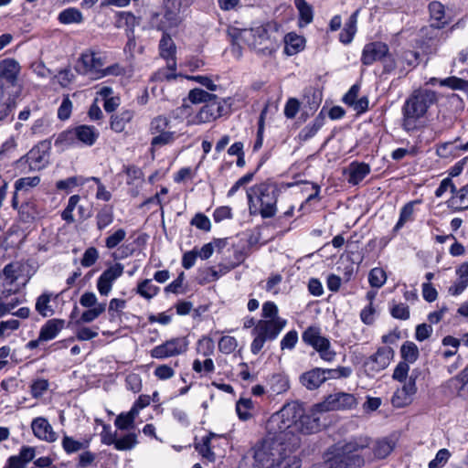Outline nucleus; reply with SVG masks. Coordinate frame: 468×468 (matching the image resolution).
<instances>
[{
    "label": "nucleus",
    "instance_id": "1",
    "mask_svg": "<svg viewBox=\"0 0 468 468\" xmlns=\"http://www.w3.org/2000/svg\"><path fill=\"white\" fill-rule=\"evenodd\" d=\"M371 438L354 436L348 441L329 446L323 454V463L317 468H362L365 458L359 452L369 448Z\"/></svg>",
    "mask_w": 468,
    "mask_h": 468
},
{
    "label": "nucleus",
    "instance_id": "2",
    "mask_svg": "<svg viewBox=\"0 0 468 468\" xmlns=\"http://www.w3.org/2000/svg\"><path fill=\"white\" fill-rule=\"evenodd\" d=\"M438 101L435 90L424 88L414 90L401 107V128L411 133L423 127L429 109Z\"/></svg>",
    "mask_w": 468,
    "mask_h": 468
},
{
    "label": "nucleus",
    "instance_id": "3",
    "mask_svg": "<svg viewBox=\"0 0 468 468\" xmlns=\"http://www.w3.org/2000/svg\"><path fill=\"white\" fill-rule=\"evenodd\" d=\"M249 213L250 216L260 215L262 218H271L277 213V202L280 196L278 185L264 181L255 184L247 189Z\"/></svg>",
    "mask_w": 468,
    "mask_h": 468
},
{
    "label": "nucleus",
    "instance_id": "4",
    "mask_svg": "<svg viewBox=\"0 0 468 468\" xmlns=\"http://www.w3.org/2000/svg\"><path fill=\"white\" fill-rule=\"evenodd\" d=\"M271 422H277L279 432L310 434L319 429V420L304 414L303 409L297 403L284 405L271 417Z\"/></svg>",
    "mask_w": 468,
    "mask_h": 468
},
{
    "label": "nucleus",
    "instance_id": "5",
    "mask_svg": "<svg viewBox=\"0 0 468 468\" xmlns=\"http://www.w3.org/2000/svg\"><path fill=\"white\" fill-rule=\"evenodd\" d=\"M253 458L261 468H300L302 461L281 443L263 441L253 448Z\"/></svg>",
    "mask_w": 468,
    "mask_h": 468
},
{
    "label": "nucleus",
    "instance_id": "6",
    "mask_svg": "<svg viewBox=\"0 0 468 468\" xmlns=\"http://www.w3.org/2000/svg\"><path fill=\"white\" fill-rule=\"evenodd\" d=\"M287 324L286 319L277 317L271 320H259L252 329L254 338L250 344V352L258 355L268 341L275 340Z\"/></svg>",
    "mask_w": 468,
    "mask_h": 468
},
{
    "label": "nucleus",
    "instance_id": "7",
    "mask_svg": "<svg viewBox=\"0 0 468 468\" xmlns=\"http://www.w3.org/2000/svg\"><path fill=\"white\" fill-rule=\"evenodd\" d=\"M163 35L159 41V54L161 58L166 60V68H163L154 72L152 76V80L155 81H169L176 80L177 74L176 70V46L172 39L169 32L162 31Z\"/></svg>",
    "mask_w": 468,
    "mask_h": 468
},
{
    "label": "nucleus",
    "instance_id": "8",
    "mask_svg": "<svg viewBox=\"0 0 468 468\" xmlns=\"http://www.w3.org/2000/svg\"><path fill=\"white\" fill-rule=\"evenodd\" d=\"M182 0H164L163 16L154 14L152 17V23L159 31L171 32L179 27L184 18L181 15Z\"/></svg>",
    "mask_w": 468,
    "mask_h": 468
},
{
    "label": "nucleus",
    "instance_id": "9",
    "mask_svg": "<svg viewBox=\"0 0 468 468\" xmlns=\"http://www.w3.org/2000/svg\"><path fill=\"white\" fill-rule=\"evenodd\" d=\"M302 340L312 346L324 361L333 362L335 359L336 352L331 348L329 338L322 335L319 327L308 326L302 334Z\"/></svg>",
    "mask_w": 468,
    "mask_h": 468
},
{
    "label": "nucleus",
    "instance_id": "10",
    "mask_svg": "<svg viewBox=\"0 0 468 468\" xmlns=\"http://www.w3.org/2000/svg\"><path fill=\"white\" fill-rule=\"evenodd\" d=\"M50 141L44 140L35 145L27 154L16 161L18 168L27 165L28 171H39L48 164Z\"/></svg>",
    "mask_w": 468,
    "mask_h": 468
},
{
    "label": "nucleus",
    "instance_id": "11",
    "mask_svg": "<svg viewBox=\"0 0 468 468\" xmlns=\"http://www.w3.org/2000/svg\"><path fill=\"white\" fill-rule=\"evenodd\" d=\"M104 64L105 57L101 51L88 48L80 55L76 70L81 75H88L93 80H98V75Z\"/></svg>",
    "mask_w": 468,
    "mask_h": 468
},
{
    "label": "nucleus",
    "instance_id": "12",
    "mask_svg": "<svg viewBox=\"0 0 468 468\" xmlns=\"http://www.w3.org/2000/svg\"><path fill=\"white\" fill-rule=\"evenodd\" d=\"M394 357V350L388 346H380L377 351L365 359L363 368L366 375L374 378L378 373L387 368Z\"/></svg>",
    "mask_w": 468,
    "mask_h": 468
},
{
    "label": "nucleus",
    "instance_id": "13",
    "mask_svg": "<svg viewBox=\"0 0 468 468\" xmlns=\"http://www.w3.org/2000/svg\"><path fill=\"white\" fill-rule=\"evenodd\" d=\"M356 399L353 394L337 392L329 394L322 402L315 404L314 410L318 412L347 410L356 408Z\"/></svg>",
    "mask_w": 468,
    "mask_h": 468
},
{
    "label": "nucleus",
    "instance_id": "14",
    "mask_svg": "<svg viewBox=\"0 0 468 468\" xmlns=\"http://www.w3.org/2000/svg\"><path fill=\"white\" fill-rule=\"evenodd\" d=\"M188 340L186 336L174 337L161 345L154 346L150 351L153 358L165 359L182 355L187 351Z\"/></svg>",
    "mask_w": 468,
    "mask_h": 468
},
{
    "label": "nucleus",
    "instance_id": "15",
    "mask_svg": "<svg viewBox=\"0 0 468 468\" xmlns=\"http://www.w3.org/2000/svg\"><path fill=\"white\" fill-rule=\"evenodd\" d=\"M388 44L382 41L367 43L362 49L360 61L364 66H371L375 62H380L388 54Z\"/></svg>",
    "mask_w": 468,
    "mask_h": 468
},
{
    "label": "nucleus",
    "instance_id": "16",
    "mask_svg": "<svg viewBox=\"0 0 468 468\" xmlns=\"http://www.w3.org/2000/svg\"><path fill=\"white\" fill-rule=\"evenodd\" d=\"M123 266L121 263L107 268L97 280V289L101 295L107 296L112 288L113 282L122 275Z\"/></svg>",
    "mask_w": 468,
    "mask_h": 468
},
{
    "label": "nucleus",
    "instance_id": "17",
    "mask_svg": "<svg viewBox=\"0 0 468 468\" xmlns=\"http://www.w3.org/2000/svg\"><path fill=\"white\" fill-rule=\"evenodd\" d=\"M16 108V95L12 94L1 82L0 122H10L14 120V111Z\"/></svg>",
    "mask_w": 468,
    "mask_h": 468
},
{
    "label": "nucleus",
    "instance_id": "18",
    "mask_svg": "<svg viewBox=\"0 0 468 468\" xmlns=\"http://www.w3.org/2000/svg\"><path fill=\"white\" fill-rule=\"evenodd\" d=\"M211 99H217V95L209 93L202 89L195 88L189 91L188 97L183 100L182 105L177 108V111L181 115L189 117L191 115L190 103H206Z\"/></svg>",
    "mask_w": 468,
    "mask_h": 468
},
{
    "label": "nucleus",
    "instance_id": "19",
    "mask_svg": "<svg viewBox=\"0 0 468 468\" xmlns=\"http://www.w3.org/2000/svg\"><path fill=\"white\" fill-rule=\"evenodd\" d=\"M20 72V65L14 58H5L0 61V81L5 80L7 86L5 87L6 90L10 87L15 88L17 83V77Z\"/></svg>",
    "mask_w": 468,
    "mask_h": 468
},
{
    "label": "nucleus",
    "instance_id": "20",
    "mask_svg": "<svg viewBox=\"0 0 468 468\" xmlns=\"http://www.w3.org/2000/svg\"><path fill=\"white\" fill-rule=\"evenodd\" d=\"M80 200V197L79 195H73L69 198L68 204L66 207L61 212V218L66 221L68 224H71L75 221L73 216V210L78 207V215L80 219L86 220L91 217V211L87 209L82 205H79L78 203Z\"/></svg>",
    "mask_w": 468,
    "mask_h": 468
},
{
    "label": "nucleus",
    "instance_id": "21",
    "mask_svg": "<svg viewBox=\"0 0 468 468\" xmlns=\"http://www.w3.org/2000/svg\"><path fill=\"white\" fill-rule=\"evenodd\" d=\"M31 429L34 435L42 441L54 442L58 439L57 433L46 418L37 417L32 420Z\"/></svg>",
    "mask_w": 468,
    "mask_h": 468
},
{
    "label": "nucleus",
    "instance_id": "22",
    "mask_svg": "<svg viewBox=\"0 0 468 468\" xmlns=\"http://www.w3.org/2000/svg\"><path fill=\"white\" fill-rule=\"evenodd\" d=\"M272 25L271 23H265L258 27L249 28L250 35H248L247 45L254 49L260 50V46L270 40V31Z\"/></svg>",
    "mask_w": 468,
    "mask_h": 468
},
{
    "label": "nucleus",
    "instance_id": "23",
    "mask_svg": "<svg viewBox=\"0 0 468 468\" xmlns=\"http://www.w3.org/2000/svg\"><path fill=\"white\" fill-rule=\"evenodd\" d=\"M369 447L373 454V459L383 460L394 451L396 441L390 437H383L374 441H371Z\"/></svg>",
    "mask_w": 468,
    "mask_h": 468
},
{
    "label": "nucleus",
    "instance_id": "24",
    "mask_svg": "<svg viewBox=\"0 0 468 468\" xmlns=\"http://www.w3.org/2000/svg\"><path fill=\"white\" fill-rule=\"evenodd\" d=\"M78 145L90 147L100 137V132L92 125L80 124L74 127Z\"/></svg>",
    "mask_w": 468,
    "mask_h": 468
},
{
    "label": "nucleus",
    "instance_id": "25",
    "mask_svg": "<svg viewBox=\"0 0 468 468\" xmlns=\"http://www.w3.org/2000/svg\"><path fill=\"white\" fill-rule=\"evenodd\" d=\"M431 27L436 29L444 28L450 19L446 17L445 6L439 1H431L428 5Z\"/></svg>",
    "mask_w": 468,
    "mask_h": 468
},
{
    "label": "nucleus",
    "instance_id": "26",
    "mask_svg": "<svg viewBox=\"0 0 468 468\" xmlns=\"http://www.w3.org/2000/svg\"><path fill=\"white\" fill-rule=\"evenodd\" d=\"M301 384L309 390L317 389L325 382L322 367H314L300 376Z\"/></svg>",
    "mask_w": 468,
    "mask_h": 468
},
{
    "label": "nucleus",
    "instance_id": "27",
    "mask_svg": "<svg viewBox=\"0 0 468 468\" xmlns=\"http://www.w3.org/2000/svg\"><path fill=\"white\" fill-rule=\"evenodd\" d=\"M65 321L53 318L48 320L40 328L39 341L48 342L55 339L64 328Z\"/></svg>",
    "mask_w": 468,
    "mask_h": 468
},
{
    "label": "nucleus",
    "instance_id": "28",
    "mask_svg": "<svg viewBox=\"0 0 468 468\" xmlns=\"http://www.w3.org/2000/svg\"><path fill=\"white\" fill-rule=\"evenodd\" d=\"M325 114L322 110L314 119V121L305 125L299 133L298 136L301 141L306 142L312 139L318 131L324 125Z\"/></svg>",
    "mask_w": 468,
    "mask_h": 468
},
{
    "label": "nucleus",
    "instance_id": "29",
    "mask_svg": "<svg viewBox=\"0 0 468 468\" xmlns=\"http://www.w3.org/2000/svg\"><path fill=\"white\" fill-rule=\"evenodd\" d=\"M220 438V436L213 432H209L207 435L204 436L201 439L200 442L196 443L195 448L203 458L207 459L209 462H215L216 454L212 451V448L214 447L212 445V440Z\"/></svg>",
    "mask_w": 468,
    "mask_h": 468
},
{
    "label": "nucleus",
    "instance_id": "30",
    "mask_svg": "<svg viewBox=\"0 0 468 468\" xmlns=\"http://www.w3.org/2000/svg\"><path fill=\"white\" fill-rule=\"evenodd\" d=\"M205 106L209 107V112L214 113V117L217 120L230 113L231 98L218 99L217 97V99H211L207 101Z\"/></svg>",
    "mask_w": 468,
    "mask_h": 468
},
{
    "label": "nucleus",
    "instance_id": "31",
    "mask_svg": "<svg viewBox=\"0 0 468 468\" xmlns=\"http://www.w3.org/2000/svg\"><path fill=\"white\" fill-rule=\"evenodd\" d=\"M420 203H421L420 199L412 200V201L406 203L400 208L399 219L393 228L394 232H397L400 229H402L407 222L414 221V219H415V218H414L415 208L414 207L417 204H420Z\"/></svg>",
    "mask_w": 468,
    "mask_h": 468
},
{
    "label": "nucleus",
    "instance_id": "32",
    "mask_svg": "<svg viewBox=\"0 0 468 468\" xmlns=\"http://www.w3.org/2000/svg\"><path fill=\"white\" fill-rule=\"evenodd\" d=\"M305 47V39L303 37L291 32L284 37V53L288 56H293Z\"/></svg>",
    "mask_w": 468,
    "mask_h": 468
},
{
    "label": "nucleus",
    "instance_id": "33",
    "mask_svg": "<svg viewBox=\"0 0 468 468\" xmlns=\"http://www.w3.org/2000/svg\"><path fill=\"white\" fill-rule=\"evenodd\" d=\"M370 173V166L364 162H352L349 165L348 183L358 185Z\"/></svg>",
    "mask_w": 468,
    "mask_h": 468
},
{
    "label": "nucleus",
    "instance_id": "34",
    "mask_svg": "<svg viewBox=\"0 0 468 468\" xmlns=\"http://www.w3.org/2000/svg\"><path fill=\"white\" fill-rule=\"evenodd\" d=\"M134 116L133 110H122L116 114L111 116L110 127L115 133H122L124 131L126 125L131 122Z\"/></svg>",
    "mask_w": 468,
    "mask_h": 468
},
{
    "label": "nucleus",
    "instance_id": "35",
    "mask_svg": "<svg viewBox=\"0 0 468 468\" xmlns=\"http://www.w3.org/2000/svg\"><path fill=\"white\" fill-rule=\"evenodd\" d=\"M140 23V19L132 12L120 11L116 13L115 26L118 28H125V34L129 32L134 33V28Z\"/></svg>",
    "mask_w": 468,
    "mask_h": 468
},
{
    "label": "nucleus",
    "instance_id": "36",
    "mask_svg": "<svg viewBox=\"0 0 468 468\" xmlns=\"http://www.w3.org/2000/svg\"><path fill=\"white\" fill-rule=\"evenodd\" d=\"M298 11V27H304L314 20V8L305 0H294Z\"/></svg>",
    "mask_w": 468,
    "mask_h": 468
},
{
    "label": "nucleus",
    "instance_id": "37",
    "mask_svg": "<svg viewBox=\"0 0 468 468\" xmlns=\"http://www.w3.org/2000/svg\"><path fill=\"white\" fill-rule=\"evenodd\" d=\"M17 212L19 220L23 223H32L39 217V210L34 200L23 202Z\"/></svg>",
    "mask_w": 468,
    "mask_h": 468
},
{
    "label": "nucleus",
    "instance_id": "38",
    "mask_svg": "<svg viewBox=\"0 0 468 468\" xmlns=\"http://www.w3.org/2000/svg\"><path fill=\"white\" fill-rule=\"evenodd\" d=\"M268 385L272 393L282 394L286 392L290 388V381L284 373H274L269 377Z\"/></svg>",
    "mask_w": 468,
    "mask_h": 468
},
{
    "label": "nucleus",
    "instance_id": "39",
    "mask_svg": "<svg viewBox=\"0 0 468 468\" xmlns=\"http://www.w3.org/2000/svg\"><path fill=\"white\" fill-rule=\"evenodd\" d=\"M97 229L101 231L109 227L114 220L113 207L111 205H104L101 207L95 217Z\"/></svg>",
    "mask_w": 468,
    "mask_h": 468
},
{
    "label": "nucleus",
    "instance_id": "40",
    "mask_svg": "<svg viewBox=\"0 0 468 468\" xmlns=\"http://www.w3.org/2000/svg\"><path fill=\"white\" fill-rule=\"evenodd\" d=\"M84 20L82 13L76 7H68L58 15V21L61 25L81 24Z\"/></svg>",
    "mask_w": 468,
    "mask_h": 468
},
{
    "label": "nucleus",
    "instance_id": "41",
    "mask_svg": "<svg viewBox=\"0 0 468 468\" xmlns=\"http://www.w3.org/2000/svg\"><path fill=\"white\" fill-rule=\"evenodd\" d=\"M54 145L59 148L61 151L77 146L78 142L75 135V129H67L58 133L55 139Z\"/></svg>",
    "mask_w": 468,
    "mask_h": 468
},
{
    "label": "nucleus",
    "instance_id": "42",
    "mask_svg": "<svg viewBox=\"0 0 468 468\" xmlns=\"http://www.w3.org/2000/svg\"><path fill=\"white\" fill-rule=\"evenodd\" d=\"M358 11L353 13L348 21L345 24L344 28L339 34V41L345 45L352 42L356 32V17Z\"/></svg>",
    "mask_w": 468,
    "mask_h": 468
},
{
    "label": "nucleus",
    "instance_id": "43",
    "mask_svg": "<svg viewBox=\"0 0 468 468\" xmlns=\"http://www.w3.org/2000/svg\"><path fill=\"white\" fill-rule=\"evenodd\" d=\"M138 415L135 409H130L127 412L120 413L115 420L114 425L120 431H127L134 427V421Z\"/></svg>",
    "mask_w": 468,
    "mask_h": 468
},
{
    "label": "nucleus",
    "instance_id": "44",
    "mask_svg": "<svg viewBox=\"0 0 468 468\" xmlns=\"http://www.w3.org/2000/svg\"><path fill=\"white\" fill-rule=\"evenodd\" d=\"M51 298V292H44L36 300L35 309L42 317H48L54 314V310L49 305Z\"/></svg>",
    "mask_w": 468,
    "mask_h": 468
},
{
    "label": "nucleus",
    "instance_id": "45",
    "mask_svg": "<svg viewBox=\"0 0 468 468\" xmlns=\"http://www.w3.org/2000/svg\"><path fill=\"white\" fill-rule=\"evenodd\" d=\"M160 292V288L152 283V280L144 279L137 284L135 292L141 297L151 300Z\"/></svg>",
    "mask_w": 468,
    "mask_h": 468
},
{
    "label": "nucleus",
    "instance_id": "46",
    "mask_svg": "<svg viewBox=\"0 0 468 468\" xmlns=\"http://www.w3.org/2000/svg\"><path fill=\"white\" fill-rule=\"evenodd\" d=\"M61 446L67 454H73L80 450L89 447V441L81 442L73 437L65 434L62 438Z\"/></svg>",
    "mask_w": 468,
    "mask_h": 468
},
{
    "label": "nucleus",
    "instance_id": "47",
    "mask_svg": "<svg viewBox=\"0 0 468 468\" xmlns=\"http://www.w3.org/2000/svg\"><path fill=\"white\" fill-rule=\"evenodd\" d=\"M400 355L404 362L413 364L420 356L417 345L411 341H406L400 347Z\"/></svg>",
    "mask_w": 468,
    "mask_h": 468
},
{
    "label": "nucleus",
    "instance_id": "48",
    "mask_svg": "<svg viewBox=\"0 0 468 468\" xmlns=\"http://www.w3.org/2000/svg\"><path fill=\"white\" fill-rule=\"evenodd\" d=\"M254 408V404L250 398H240L236 403V412L240 420H248L252 415L250 410Z\"/></svg>",
    "mask_w": 468,
    "mask_h": 468
},
{
    "label": "nucleus",
    "instance_id": "49",
    "mask_svg": "<svg viewBox=\"0 0 468 468\" xmlns=\"http://www.w3.org/2000/svg\"><path fill=\"white\" fill-rule=\"evenodd\" d=\"M420 54L417 51L405 50L399 58V63L402 66V70L408 71L417 67L419 64Z\"/></svg>",
    "mask_w": 468,
    "mask_h": 468
},
{
    "label": "nucleus",
    "instance_id": "50",
    "mask_svg": "<svg viewBox=\"0 0 468 468\" xmlns=\"http://www.w3.org/2000/svg\"><path fill=\"white\" fill-rule=\"evenodd\" d=\"M459 140V138H456L453 142H446L438 145L436 148L437 155L441 158H451L458 155L461 150L459 149V145H455L454 144Z\"/></svg>",
    "mask_w": 468,
    "mask_h": 468
},
{
    "label": "nucleus",
    "instance_id": "51",
    "mask_svg": "<svg viewBox=\"0 0 468 468\" xmlns=\"http://www.w3.org/2000/svg\"><path fill=\"white\" fill-rule=\"evenodd\" d=\"M389 314L398 320H408L410 316V308L403 303H397L394 300L389 303Z\"/></svg>",
    "mask_w": 468,
    "mask_h": 468
},
{
    "label": "nucleus",
    "instance_id": "52",
    "mask_svg": "<svg viewBox=\"0 0 468 468\" xmlns=\"http://www.w3.org/2000/svg\"><path fill=\"white\" fill-rule=\"evenodd\" d=\"M137 443V434L130 432L121 438H117L114 448L117 451H130L133 449Z\"/></svg>",
    "mask_w": 468,
    "mask_h": 468
},
{
    "label": "nucleus",
    "instance_id": "53",
    "mask_svg": "<svg viewBox=\"0 0 468 468\" xmlns=\"http://www.w3.org/2000/svg\"><path fill=\"white\" fill-rule=\"evenodd\" d=\"M387 281L386 271L382 268L375 267L368 273V282L371 287L379 289Z\"/></svg>",
    "mask_w": 468,
    "mask_h": 468
},
{
    "label": "nucleus",
    "instance_id": "54",
    "mask_svg": "<svg viewBox=\"0 0 468 468\" xmlns=\"http://www.w3.org/2000/svg\"><path fill=\"white\" fill-rule=\"evenodd\" d=\"M106 310V303H100L94 308H90L82 313L79 321V323H91L95 319H97L102 313Z\"/></svg>",
    "mask_w": 468,
    "mask_h": 468
},
{
    "label": "nucleus",
    "instance_id": "55",
    "mask_svg": "<svg viewBox=\"0 0 468 468\" xmlns=\"http://www.w3.org/2000/svg\"><path fill=\"white\" fill-rule=\"evenodd\" d=\"M227 34L231 40L232 46L238 45L239 41L247 44L248 35H250L249 28H239L234 26H229L227 29Z\"/></svg>",
    "mask_w": 468,
    "mask_h": 468
},
{
    "label": "nucleus",
    "instance_id": "56",
    "mask_svg": "<svg viewBox=\"0 0 468 468\" xmlns=\"http://www.w3.org/2000/svg\"><path fill=\"white\" fill-rule=\"evenodd\" d=\"M191 119L188 120V122L192 124H202L215 121L214 113L209 112L208 106H202L198 112H197L194 116H189Z\"/></svg>",
    "mask_w": 468,
    "mask_h": 468
},
{
    "label": "nucleus",
    "instance_id": "57",
    "mask_svg": "<svg viewBox=\"0 0 468 468\" xmlns=\"http://www.w3.org/2000/svg\"><path fill=\"white\" fill-rule=\"evenodd\" d=\"M215 343L209 336H202L197 343V352L204 356L214 354Z\"/></svg>",
    "mask_w": 468,
    "mask_h": 468
},
{
    "label": "nucleus",
    "instance_id": "58",
    "mask_svg": "<svg viewBox=\"0 0 468 468\" xmlns=\"http://www.w3.org/2000/svg\"><path fill=\"white\" fill-rule=\"evenodd\" d=\"M192 368L196 373L200 375L211 374L215 371L214 361L207 357L203 362L199 359H195L192 364Z\"/></svg>",
    "mask_w": 468,
    "mask_h": 468
},
{
    "label": "nucleus",
    "instance_id": "59",
    "mask_svg": "<svg viewBox=\"0 0 468 468\" xmlns=\"http://www.w3.org/2000/svg\"><path fill=\"white\" fill-rule=\"evenodd\" d=\"M175 141V132L165 131L157 133L151 140V148L164 146Z\"/></svg>",
    "mask_w": 468,
    "mask_h": 468
},
{
    "label": "nucleus",
    "instance_id": "60",
    "mask_svg": "<svg viewBox=\"0 0 468 468\" xmlns=\"http://www.w3.org/2000/svg\"><path fill=\"white\" fill-rule=\"evenodd\" d=\"M126 306V301L118 298H112L108 306V313L110 315V321L115 320L117 317H121L122 310Z\"/></svg>",
    "mask_w": 468,
    "mask_h": 468
},
{
    "label": "nucleus",
    "instance_id": "61",
    "mask_svg": "<svg viewBox=\"0 0 468 468\" xmlns=\"http://www.w3.org/2000/svg\"><path fill=\"white\" fill-rule=\"evenodd\" d=\"M170 121L167 117L164 115H158L154 117L151 122L149 131L152 134H156L157 133L165 132L169 127Z\"/></svg>",
    "mask_w": 468,
    "mask_h": 468
},
{
    "label": "nucleus",
    "instance_id": "62",
    "mask_svg": "<svg viewBox=\"0 0 468 468\" xmlns=\"http://www.w3.org/2000/svg\"><path fill=\"white\" fill-rule=\"evenodd\" d=\"M237 346L238 342L234 336L224 335L218 341V350L226 355L234 352Z\"/></svg>",
    "mask_w": 468,
    "mask_h": 468
},
{
    "label": "nucleus",
    "instance_id": "63",
    "mask_svg": "<svg viewBox=\"0 0 468 468\" xmlns=\"http://www.w3.org/2000/svg\"><path fill=\"white\" fill-rule=\"evenodd\" d=\"M452 200L459 204V210H468V183L456 190V194L452 196Z\"/></svg>",
    "mask_w": 468,
    "mask_h": 468
},
{
    "label": "nucleus",
    "instance_id": "64",
    "mask_svg": "<svg viewBox=\"0 0 468 468\" xmlns=\"http://www.w3.org/2000/svg\"><path fill=\"white\" fill-rule=\"evenodd\" d=\"M49 383L48 379L37 378L35 379L30 386V392L34 399H38L44 395L48 390Z\"/></svg>",
    "mask_w": 468,
    "mask_h": 468
}]
</instances>
